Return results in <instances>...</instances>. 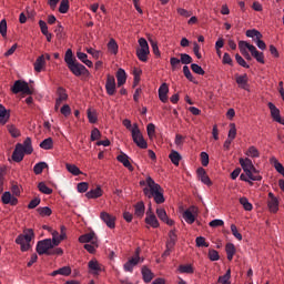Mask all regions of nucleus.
Returning <instances> with one entry per match:
<instances>
[{"instance_id":"nucleus-57","label":"nucleus","mask_w":284,"mask_h":284,"mask_svg":"<svg viewBox=\"0 0 284 284\" xmlns=\"http://www.w3.org/2000/svg\"><path fill=\"white\" fill-rule=\"evenodd\" d=\"M235 60L239 63V65H241L242 68L250 69L248 63L245 61V59H243V57H241V54L236 53L235 54Z\"/></svg>"},{"instance_id":"nucleus-56","label":"nucleus","mask_w":284,"mask_h":284,"mask_svg":"<svg viewBox=\"0 0 284 284\" xmlns=\"http://www.w3.org/2000/svg\"><path fill=\"white\" fill-rule=\"evenodd\" d=\"M227 139H231L232 141H234L236 139V124H234V123L230 124V131H229Z\"/></svg>"},{"instance_id":"nucleus-64","label":"nucleus","mask_w":284,"mask_h":284,"mask_svg":"<svg viewBox=\"0 0 284 284\" xmlns=\"http://www.w3.org/2000/svg\"><path fill=\"white\" fill-rule=\"evenodd\" d=\"M89 122L97 123V113L92 112L90 109L87 111Z\"/></svg>"},{"instance_id":"nucleus-45","label":"nucleus","mask_w":284,"mask_h":284,"mask_svg":"<svg viewBox=\"0 0 284 284\" xmlns=\"http://www.w3.org/2000/svg\"><path fill=\"white\" fill-rule=\"evenodd\" d=\"M230 278H232V271L227 270L224 275L219 277L217 283L230 284Z\"/></svg>"},{"instance_id":"nucleus-25","label":"nucleus","mask_w":284,"mask_h":284,"mask_svg":"<svg viewBox=\"0 0 284 284\" xmlns=\"http://www.w3.org/2000/svg\"><path fill=\"white\" fill-rule=\"evenodd\" d=\"M267 108L271 111L272 119L275 120V121H280L281 110H278V108H276V105L274 103H272V102L267 103Z\"/></svg>"},{"instance_id":"nucleus-19","label":"nucleus","mask_w":284,"mask_h":284,"mask_svg":"<svg viewBox=\"0 0 284 284\" xmlns=\"http://www.w3.org/2000/svg\"><path fill=\"white\" fill-rule=\"evenodd\" d=\"M196 172L200 181H202L204 185H207L210 187L212 185V180H210V176L207 175L205 169L199 168Z\"/></svg>"},{"instance_id":"nucleus-61","label":"nucleus","mask_w":284,"mask_h":284,"mask_svg":"<svg viewBox=\"0 0 284 284\" xmlns=\"http://www.w3.org/2000/svg\"><path fill=\"white\" fill-rule=\"evenodd\" d=\"M183 74L184 77H186V79L191 82H194V75H192V72L190 71V67L189 65H184L183 67Z\"/></svg>"},{"instance_id":"nucleus-47","label":"nucleus","mask_w":284,"mask_h":284,"mask_svg":"<svg viewBox=\"0 0 284 284\" xmlns=\"http://www.w3.org/2000/svg\"><path fill=\"white\" fill-rule=\"evenodd\" d=\"M70 10V1L69 0H62L60 2L59 12L61 14H65Z\"/></svg>"},{"instance_id":"nucleus-20","label":"nucleus","mask_w":284,"mask_h":284,"mask_svg":"<svg viewBox=\"0 0 284 284\" xmlns=\"http://www.w3.org/2000/svg\"><path fill=\"white\" fill-rule=\"evenodd\" d=\"M168 92H170V87H168V83H162L159 88V99L162 103L168 102Z\"/></svg>"},{"instance_id":"nucleus-17","label":"nucleus","mask_w":284,"mask_h":284,"mask_svg":"<svg viewBox=\"0 0 284 284\" xmlns=\"http://www.w3.org/2000/svg\"><path fill=\"white\" fill-rule=\"evenodd\" d=\"M267 206L270 212L276 213L278 212V199L274 196V193H268V201H267Z\"/></svg>"},{"instance_id":"nucleus-38","label":"nucleus","mask_w":284,"mask_h":284,"mask_svg":"<svg viewBox=\"0 0 284 284\" xmlns=\"http://www.w3.org/2000/svg\"><path fill=\"white\" fill-rule=\"evenodd\" d=\"M135 216H139L141 219V216H143L145 214V204L143 202H138L135 204Z\"/></svg>"},{"instance_id":"nucleus-59","label":"nucleus","mask_w":284,"mask_h":284,"mask_svg":"<svg viewBox=\"0 0 284 284\" xmlns=\"http://www.w3.org/2000/svg\"><path fill=\"white\" fill-rule=\"evenodd\" d=\"M195 243L197 247H210V244L205 242V237L203 236L196 237Z\"/></svg>"},{"instance_id":"nucleus-16","label":"nucleus","mask_w":284,"mask_h":284,"mask_svg":"<svg viewBox=\"0 0 284 284\" xmlns=\"http://www.w3.org/2000/svg\"><path fill=\"white\" fill-rule=\"evenodd\" d=\"M80 243H92V245H97L99 243V240H97V234L94 232H90L87 234H83L79 237Z\"/></svg>"},{"instance_id":"nucleus-30","label":"nucleus","mask_w":284,"mask_h":284,"mask_svg":"<svg viewBox=\"0 0 284 284\" xmlns=\"http://www.w3.org/2000/svg\"><path fill=\"white\" fill-rule=\"evenodd\" d=\"M89 270L91 271V274L97 276L101 272V264H99L98 261L91 260L89 262Z\"/></svg>"},{"instance_id":"nucleus-28","label":"nucleus","mask_w":284,"mask_h":284,"mask_svg":"<svg viewBox=\"0 0 284 284\" xmlns=\"http://www.w3.org/2000/svg\"><path fill=\"white\" fill-rule=\"evenodd\" d=\"M70 276V274H72V270L70 268V266H64V267H61L57 271H53L51 273V276Z\"/></svg>"},{"instance_id":"nucleus-22","label":"nucleus","mask_w":284,"mask_h":284,"mask_svg":"<svg viewBox=\"0 0 284 284\" xmlns=\"http://www.w3.org/2000/svg\"><path fill=\"white\" fill-rule=\"evenodd\" d=\"M156 215L160 221H163V223H166V225H174V222L168 217V213L164 209H156Z\"/></svg>"},{"instance_id":"nucleus-49","label":"nucleus","mask_w":284,"mask_h":284,"mask_svg":"<svg viewBox=\"0 0 284 284\" xmlns=\"http://www.w3.org/2000/svg\"><path fill=\"white\" fill-rule=\"evenodd\" d=\"M45 168H48V163L39 162L33 166V172L34 174H41Z\"/></svg>"},{"instance_id":"nucleus-37","label":"nucleus","mask_w":284,"mask_h":284,"mask_svg":"<svg viewBox=\"0 0 284 284\" xmlns=\"http://www.w3.org/2000/svg\"><path fill=\"white\" fill-rule=\"evenodd\" d=\"M236 83L240 88H242V90H247V88H248V85H247V74L237 77L236 78Z\"/></svg>"},{"instance_id":"nucleus-50","label":"nucleus","mask_w":284,"mask_h":284,"mask_svg":"<svg viewBox=\"0 0 284 284\" xmlns=\"http://www.w3.org/2000/svg\"><path fill=\"white\" fill-rule=\"evenodd\" d=\"M246 156H251L252 159H258V156H261V153L255 146H250L246 152Z\"/></svg>"},{"instance_id":"nucleus-41","label":"nucleus","mask_w":284,"mask_h":284,"mask_svg":"<svg viewBox=\"0 0 284 284\" xmlns=\"http://www.w3.org/2000/svg\"><path fill=\"white\" fill-rule=\"evenodd\" d=\"M179 272L181 274H194V267H192V264H182L179 266Z\"/></svg>"},{"instance_id":"nucleus-23","label":"nucleus","mask_w":284,"mask_h":284,"mask_svg":"<svg viewBox=\"0 0 284 284\" xmlns=\"http://www.w3.org/2000/svg\"><path fill=\"white\" fill-rule=\"evenodd\" d=\"M116 81H118V88L125 85V81H128V74L125 73V70H123V69L118 70Z\"/></svg>"},{"instance_id":"nucleus-11","label":"nucleus","mask_w":284,"mask_h":284,"mask_svg":"<svg viewBox=\"0 0 284 284\" xmlns=\"http://www.w3.org/2000/svg\"><path fill=\"white\" fill-rule=\"evenodd\" d=\"M23 156H26V152L23 151V144H16V148L11 155L12 161H14L16 163H21V161H23Z\"/></svg>"},{"instance_id":"nucleus-3","label":"nucleus","mask_w":284,"mask_h":284,"mask_svg":"<svg viewBox=\"0 0 284 284\" xmlns=\"http://www.w3.org/2000/svg\"><path fill=\"white\" fill-rule=\"evenodd\" d=\"M240 165H241L242 170L245 172L246 176H248V179L251 181H262L263 180V176H261V175H252V169L254 166V163H252L250 158H245V159L241 158Z\"/></svg>"},{"instance_id":"nucleus-43","label":"nucleus","mask_w":284,"mask_h":284,"mask_svg":"<svg viewBox=\"0 0 284 284\" xmlns=\"http://www.w3.org/2000/svg\"><path fill=\"white\" fill-rule=\"evenodd\" d=\"M53 145L54 142L52 141V138H47L40 143L42 150H52Z\"/></svg>"},{"instance_id":"nucleus-4","label":"nucleus","mask_w":284,"mask_h":284,"mask_svg":"<svg viewBox=\"0 0 284 284\" xmlns=\"http://www.w3.org/2000/svg\"><path fill=\"white\" fill-rule=\"evenodd\" d=\"M53 247H57V246L52 243V240L45 239L38 242L36 250L39 256H43V254H47V256H52Z\"/></svg>"},{"instance_id":"nucleus-44","label":"nucleus","mask_w":284,"mask_h":284,"mask_svg":"<svg viewBox=\"0 0 284 284\" xmlns=\"http://www.w3.org/2000/svg\"><path fill=\"white\" fill-rule=\"evenodd\" d=\"M271 163H273L276 172H278V174H282V176H284V166H283V164H281V162H278V160L276 158H272Z\"/></svg>"},{"instance_id":"nucleus-6","label":"nucleus","mask_w":284,"mask_h":284,"mask_svg":"<svg viewBox=\"0 0 284 284\" xmlns=\"http://www.w3.org/2000/svg\"><path fill=\"white\" fill-rule=\"evenodd\" d=\"M138 42L140 48L136 49V57L140 61L145 63L150 55V44H148V40H145V38H140Z\"/></svg>"},{"instance_id":"nucleus-48","label":"nucleus","mask_w":284,"mask_h":284,"mask_svg":"<svg viewBox=\"0 0 284 284\" xmlns=\"http://www.w3.org/2000/svg\"><path fill=\"white\" fill-rule=\"evenodd\" d=\"M37 212H38V214H40V216H51L52 215V209L49 206L38 207Z\"/></svg>"},{"instance_id":"nucleus-7","label":"nucleus","mask_w":284,"mask_h":284,"mask_svg":"<svg viewBox=\"0 0 284 284\" xmlns=\"http://www.w3.org/2000/svg\"><path fill=\"white\" fill-rule=\"evenodd\" d=\"M246 37H248V39H253V41L256 43L257 48L260 50H265V48H267V45L265 44V41H263V33L260 32L256 29H250L246 30Z\"/></svg>"},{"instance_id":"nucleus-5","label":"nucleus","mask_w":284,"mask_h":284,"mask_svg":"<svg viewBox=\"0 0 284 284\" xmlns=\"http://www.w3.org/2000/svg\"><path fill=\"white\" fill-rule=\"evenodd\" d=\"M131 134H132L133 143H135L138 148H141V150H148V142L145 141V139H143V134L139 129V124L136 123L133 124V128L131 129Z\"/></svg>"},{"instance_id":"nucleus-36","label":"nucleus","mask_w":284,"mask_h":284,"mask_svg":"<svg viewBox=\"0 0 284 284\" xmlns=\"http://www.w3.org/2000/svg\"><path fill=\"white\" fill-rule=\"evenodd\" d=\"M176 231L172 230L169 232V240L166 242V247H174L176 245Z\"/></svg>"},{"instance_id":"nucleus-33","label":"nucleus","mask_w":284,"mask_h":284,"mask_svg":"<svg viewBox=\"0 0 284 284\" xmlns=\"http://www.w3.org/2000/svg\"><path fill=\"white\" fill-rule=\"evenodd\" d=\"M226 256L229 261H232L234 258V255L236 254V247L232 243H227L225 246Z\"/></svg>"},{"instance_id":"nucleus-12","label":"nucleus","mask_w":284,"mask_h":284,"mask_svg":"<svg viewBox=\"0 0 284 284\" xmlns=\"http://www.w3.org/2000/svg\"><path fill=\"white\" fill-rule=\"evenodd\" d=\"M51 235V243L57 247L58 245H60L61 241L65 240V226H61L60 234L57 231H52Z\"/></svg>"},{"instance_id":"nucleus-18","label":"nucleus","mask_w":284,"mask_h":284,"mask_svg":"<svg viewBox=\"0 0 284 284\" xmlns=\"http://www.w3.org/2000/svg\"><path fill=\"white\" fill-rule=\"evenodd\" d=\"M1 201L4 205H17L19 203V200L8 191L2 194Z\"/></svg>"},{"instance_id":"nucleus-21","label":"nucleus","mask_w":284,"mask_h":284,"mask_svg":"<svg viewBox=\"0 0 284 284\" xmlns=\"http://www.w3.org/2000/svg\"><path fill=\"white\" fill-rule=\"evenodd\" d=\"M118 161L124 165V168H128L130 172H134V166H132V163H130V156L125 153H121L118 155Z\"/></svg>"},{"instance_id":"nucleus-8","label":"nucleus","mask_w":284,"mask_h":284,"mask_svg":"<svg viewBox=\"0 0 284 284\" xmlns=\"http://www.w3.org/2000/svg\"><path fill=\"white\" fill-rule=\"evenodd\" d=\"M11 92H13V94H19L21 92L22 94L30 95L32 94V89H30L28 82L23 80H17L11 88Z\"/></svg>"},{"instance_id":"nucleus-13","label":"nucleus","mask_w":284,"mask_h":284,"mask_svg":"<svg viewBox=\"0 0 284 284\" xmlns=\"http://www.w3.org/2000/svg\"><path fill=\"white\" fill-rule=\"evenodd\" d=\"M141 261V257H139V251H136V256L131 257L125 264H124V272H134V267L139 265V262Z\"/></svg>"},{"instance_id":"nucleus-31","label":"nucleus","mask_w":284,"mask_h":284,"mask_svg":"<svg viewBox=\"0 0 284 284\" xmlns=\"http://www.w3.org/2000/svg\"><path fill=\"white\" fill-rule=\"evenodd\" d=\"M7 130L12 139H19L21 136V131L14 124H8Z\"/></svg>"},{"instance_id":"nucleus-55","label":"nucleus","mask_w":284,"mask_h":284,"mask_svg":"<svg viewBox=\"0 0 284 284\" xmlns=\"http://www.w3.org/2000/svg\"><path fill=\"white\" fill-rule=\"evenodd\" d=\"M0 34L1 37H6L8 34V22L6 19L0 21Z\"/></svg>"},{"instance_id":"nucleus-32","label":"nucleus","mask_w":284,"mask_h":284,"mask_svg":"<svg viewBox=\"0 0 284 284\" xmlns=\"http://www.w3.org/2000/svg\"><path fill=\"white\" fill-rule=\"evenodd\" d=\"M23 151L24 154H32V152H34V149L32 148V139L31 138H27L23 141Z\"/></svg>"},{"instance_id":"nucleus-10","label":"nucleus","mask_w":284,"mask_h":284,"mask_svg":"<svg viewBox=\"0 0 284 284\" xmlns=\"http://www.w3.org/2000/svg\"><path fill=\"white\" fill-rule=\"evenodd\" d=\"M105 90L109 97H114V94H116V80L114 79V75H106Z\"/></svg>"},{"instance_id":"nucleus-40","label":"nucleus","mask_w":284,"mask_h":284,"mask_svg":"<svg viewBox=\"0 0 284 284\" xmlns=\"http://www.w3.org/2000/svg\"><path fill=\"white\" fill-rule=\"evenodd\" d=\"M108 50L111 54H116L119 52V44L115 39H111L108 43Z\"/></svg>"},{"instance_id":"nucleus-52","label":"nucleus","mask_w":284,"mask_h":284,"mask_svg":"<svg viewBox=\"0 0 284 284\" xmlns=\"http://www.w3.org/2000/svg\"><path fill=\"white\" fill-rule=\"evenodd\" d=\"M38 189L42 194H52V189L48 187L45 182H40Z\"/></svg>"},{"instance_id":"nucleus-2","label":"nucleus","mask_w":284,"mask_h":284,"mask_svg":"<svg viewBox=\"0 0 284 284\" xmlns=\"http://www.w3.org/2000/svg\"><path fill=\"white\" fill-rule=\"evenodd\" d=\"M32 239H34V231L32 229L24 231V234L18 235L16 243L21 246V252H28L30 250Z\"/></svg>"},{"instance_id":"nucleus-39","label":"nucleus","mask_w":284,"mask_h":284,"mask_svg":"<svg viewBox=\"0 0 284 284\" xmlns=\"http://www.w3.org/2000/svg\"><path fill=\"white\" fill-rule=\"evenodd\" d=\"M65 168L68 172H70V174H73V176H79V174H83V172H81V170L74 164L67 163Z\"/></svg>"},{"instance_id":"nucleus-27","label":"nucleus","mask_w":284,"mask_h":284,"mask_svg":"<svg viewBox=\"0 0 284 284\" xmlns=\"http://www.w3.org/2000/svg\"><path fill=\"white\" fill-rule=\"evenodd\" d=\"M142 276H143L144 283H151L152 278H154V273H152V271L148 268V266H143Z\"/></svg>"},{"instance_id":"nucleus-1","label":"nucleus","mask_w":284,"mask_h":284,"mask_svg":"<svg viewBox=\"0 0 284 284\" xmlns=\"http://www.w3.org/2000/svg\"><path fill=\"white\" fill-rule=\"evenodd\" d=\"M146 185L143 189V194L146 199H153L158 205L165 203V196L163 195V187H161L151 176L146 178Z\"/></svg>"},{"instance_id":"nucleus-35","label":"nucleus","mask_w":284,"mask_h":284,"mask_svg":"<svg viewBox=\"0 0 284 284\" xmlns=\"http://www.w3.org/2000/svg\"><path fill=\"white\" fill-rule=\"evenodd\" d=\"M145 223L146 225H150L151 227H159V220L156 219V215L150 214L149 216L145 217Z\"/></svg>"},{"instance_id":"nucleus-63","label":"nucleus","mask_w":284,"mask_h":284,"mask_svg":"<svg viewBox=\"0 0 284 284\" xmlns=\"http://www.w3.org/2000/svg\"><path fill=\"white\" fill-rule=\"evenodd\" d=\"M209 257H210V261H219V258H220L219 251L210 250L209 251Z\"/></svg>"},{"instance_id":"nucleus-34","label":"nucleus","mask_w":284,"mask_h":284,"mask_svg":"<svg viewBox=\"0 0 284 284\" xmlns=\"http://www.w3.org/2000/svg\"><path fill=\"white\" fill-rule=\"evenodd\" d=\"M64 62L67 63V67L72 65V63L77 62V58H74V54L72 53V49H68L64 55Z\"/></svg>"},{"instance_id":"nucleus-24","label":"nucleus","mask_w":284,"mask_h":284,"mask_svg":"<svg viewBox=\"0 0 284 284\" xmlns=\"http://www.w3.org/2000/svg\"><path fill=\"white\" fill-rule=\"evenodd\" d=\"M85 196L87 199H101V196H103V190L101 186H97L95 189L87 192Z\"/></svg>"},{"instance_id":"nucleus-14","label":"nucleus","mask_w":284,"mask_h":284,"mask_svg":"<svg viewBox=\"0 0 284 284\" xmlns=\"http://www.w3.org/2000/svg\"><path fill=\"white\" fill-rule=\"evenodd\" d=\"M196 206H191L189 210L184 211L183 219L189 223V225H192L196 221V217L194 214H196Z\"/></svg>"},{"instance_id":"nucleus-46","label":"nucleus","mask_w":284,"mask_h":284,"mask_svg":"<svg viewBox=\"0 0 284 284\" xmlns=\"http://www.w3.org/2000/svg\"><path fill=\"white\" fill-rule=\"evenodd\" d=\"M169 159L171 160L173 165H179V163L181 162V154L176 151H173L170 153Z\"/></svg>"},{"instance_id":"nucleus-51","label":"nucleus","mask_w":284,"mask_h":284,"mask_svg":"<svg viewBox=\"0 0 284 284\" xmlns=\"http://www.w3.org/2000/svg\"><path fill=\"white\" fill-rule=\"evenodd\" d=\"M240 203L244 207V210H246V212H252L253 206L252 203H250V200H247V197H241Z\"/></svg>"},{"instance_id":"nucleus-60","label":"nucleus","mask_w":284,"mask_h":284,"mask_svg":"<svg viewBox=\"0 0 284 284\" xmlns=\"http://www.w3.org/2000/svg\"><path fill=\"white\" fill-rule=\"evenodd\" d=\"M201 163L203 168H207V165H210V155L206 152L201 153Z\"/></svg>"},{"instance_id":"nucleus-29","label":"nucleus","mask_w":284,"mask_h":284,"mask_svg":"<svg viewBox=\"0 0 284 284\" xmlns=\"http://www.w3.org/2000/svg\"><path fill=\"white\" fill-rule=\"evenodd\" d=\"M45 68V55H40L34 62L36 72H41Z\"/></svg>"},{"instance_id":"nucleus-62","label":"nucleus","mask_w":284,"mask_h":284,"mask_svg":"<svg viewBox=\"0 0 284 284\" xmlns=\"http://www.w3.org/2000/svg\"><path fill=\"white\" fill-rule=\"evenodd\" d=\"M101 139V131H99L97 128H94L91 131V141H99Z\"/></svg>"},{"instance_id":"nucleus-15","label":"nucleus","mask_w":284,"mask_h":284,"mask_svg":"<svg viewBox=\"0 0 284 284\" xmlns=\"http://www.w3.org/2000/svg\"><path fill=\"white\" fill-rule=\"evenodd\" d=\"M100 219L101 221H103V223H105V225H108L111 230H114L115 227V221L116 219L114 216H112L111 214H109L108 212H102L100 214Z\"/></svg>"},{"instance_id":"nucleus-26","label":"nucleus","mask_w":284,"mask_h":284,"mask_svg":"<svg viewBox=\"0 0 284 284\" xmlns=\"http://www.w3.org/2000/svg\"><path fill=\"white\" fill-rule=\"evenodd\" d=\"M10 120V112L3 106V104H0V123L2 125H6L8 121Z\"/></svg>"},{"instance_id":"nucleus-9","label":"nucleus","mask_w":284,"mask_h":284,"mask_svg":"<svg viewBox=\"0 0 284 284\" xmlns=\"http://www.w3.org/2000/svg\"><path fill=\"white\" fill-rule=\"evenodd\" d=\"M68 69L70 70V72H72V74H74V77H82V74L88 73V68H85V65L79 63V61L72 62Z\"/></svg>"},{"instance_id":"nucleus-53","label":"nucleus","mask_w":284,"mask_h":284,"mask_svg":"<svg viewBox=\"0 0 284 284\" xmlns=\"http://www.w3.org/2000/svg\"><path fill=\"white\" fill-rule=\"evenodd\" d=\"M180 63L190 65V63H192V58L187 53H180Z\"/></svg>"},{"instance_id":"nucleus-54","label":"nucleus","mask_w":284,"mask_h":284,"mask_svg":"<svg viewBox=\"0 0 284 284\" xmlns=\"http://www.w3.org/2000/svg\"><path fill=\"white\" fill-rule=\"evenodd\" d=\"M191 70L192 72H194L195 74H200L201 77L205 74V70H203V68L196 63L191 64Z\"/></svg>"},{"instance_id":"nucleus-58","label":"nucleus","mask_w":284,"mask_h":284,"mask_svg":"<svg viewBox=\"0 0 284 284\" xmlns=\"http://www.w3.org/2000/svg\"><path fill=\"white\" fill-rule=\"evenodd\" d=\"M170 64L172 67V70H179V68H181V60H179V58L172 57L170 59Z\"/></svg>"},{"instance_id":"nucleus-42","label":"nucleus","mask_w":284,"mask_h":284,"mask_svg":"<svg viewBox=\"0 0 284 284\" xmlns=\"http://www.w3.org/2000/svg\"><path fill=\"white\" fill-rule=\"evenodd\" d=\"M58 101H68V92L63 87H59L57 90Z\"/></svg>"}]
</instances>
